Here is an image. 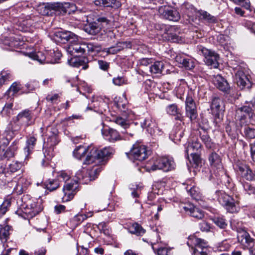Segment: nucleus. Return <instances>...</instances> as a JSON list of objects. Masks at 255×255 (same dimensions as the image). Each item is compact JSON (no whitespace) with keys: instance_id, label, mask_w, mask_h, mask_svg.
Returning <instances> with one entry per match:
<instances>
[{"instance_id":"obj_1","label":"nucleus","mask_w":255,"mask_h":255,"mask_svg":"<svg viewBox=\"0 0 255 255\" xmlns=\"http://www.w3.org/2000/svg\"><path fill=\"white\" fill-rule=\"evenodd\" d=\"M102 171L100 166L93 167L88 171L79 170L75 174L77 180L67 183L63 187L64 195L62 198L63 202L71 200L78 190L79 181L83 184H88L91 181L97 178L99 173Z\"/></svg>"},{"instance_id":"obj_2","label":"nucleus","mask_w":255,"mask_h":255,"mask_svg":"<svg viewBox=\"0 0 255 255\" xmlns=\"http://www.w3.org/2000/svg\"><path fill=\"white\" fill-rule=\"evenodd\" d=\"M114 152V149L110 147H105L98 149L92 147V149L84 160V164H90L92 163H101Z\"/></svg>"},{"instance_id":"obj_3","label":"nucleus","mask_w":255,"mask_h":255,"mask_svg":"<svg viewBox=\"0 0 255 255\" xmlns=\"http://www.w3.org/2000/svg\"><path fill=\"white\" fill-rule=\"evenodd\" d=\"M215 196L220 204L224 206L228 212L232 213L238 212L239 210V207L238 206V202H235L233 198L224 191H217Z\"/></svg>"},{"instance_id":"obj_4","label":"nucleus","mask_w":255,"mask_h":255,"mask_svg":"<svg viewBox=\"0 0 255 255\" xmlns=\"http://www.w3.org/2000/svg\"><path fill=\"white\" fill-rule=\"evenodd\" d=\"M42 210L40 205L33 200L29 199L22 205L21 210H17L16 213L18 216L26 218H33Z\"/></svg>"},{"instance_id":"obj_5","label":"nucleus","mask_w":255,"mask_h":255,"mask_svg":"<svg viewBox=\"0 0 255 255\" xmlns=\"http://www.w3.org/2000/svg\"><path fill=\"white\" fill-rule=\"evenodd\" d=\"M235 221H233L231 227L233 230H236L238 233V241L244 249H249L253 247L255 244V240L252 238L249 233L242 228L235 225Z\"/></svg>"},{"instance_id":"obj_6","label":"nucleus","mask_w":255,"mask_h":255,"mask_svg":"<svg viewBox=\"0 0 255 255\" xmlns=\"http://www.w3.org/2000/svg\"><path fill=\"white\" fill-rule=\"evenodd\" d=\"M110 22L105 17H100L95 21L90 22L84 26L85 31L89 34L96 35L102 29L107 28Z\"/></svg>"},{"instance_id":"obj_7","label":"nucleus","mask_w":255,"mask_h":255,"mask_svg":"<svg viewBox=\"0 0 255 255\" xmlns=\"http://www.w3.org/2000/svg\"><path fill=\"white\" fill-rule=\"evenodd\" d=\"M188 246L193 249L194 255H207L204 249L208 247V243L204 240L195 236H190L187 243Z\"/></svg>"},{"instance_id":"obj_8","label":"nucleus","mask_w":255,"mask_h":255,"mask_svg":"<svg viewBox=\"0 0 255 255\" xmlns=\"http://www.w3.org/2000/svg\"><path fill=\"white\" fill-rule=\"evenodd\" d=\"M197 51L200 55L204 57V61L207 65L211 66L213 68L218 67L219 56L218 54L202 45L197 46Z\"/></svg>"},{"instance_id":"obj_9","label":"nucleus","mask_w":255,"mask_h":255,"mask_svg":"<svg viewBox=\"0 0 255 255\" xmlns=\"http://www.w3.org/2000/svg\"><path fill=\"white\" fill-rule=\"evenodd\" d=\"M175 162L171 157H161L156 159L151 166L150 170L155 171L156 170H162L164 171H168L174 168Z\"/></svg>"},{"instance_id":"obj_10","label":"nucleus","mask_w":255,"mask_h":255,"mask_svg":"<svg viewBox=\"0 0 255 255\" xmlns=\"http://www.w3.org/2000/svg\"><path fill=\"white\" fill-rule=\"evenodd\" d=\"M68 4L65 3V5L61 3H47L44 6L41 8L43 11L41 12L43 15H52L53 14H64L69 12L66 9V7H68Z\"/></svg>"},{"instance_id":"obj_11","label":"nucleus","mask_w":255,"mask_h":255,"mask_svg":"<svg viewBox=\"0 0 255 255\" xmlns=\"http://www.w3.org/2000/svg\"><path fill=\"white\" fill-rule=\"evenodd\" d=\"M141 126L152 136L156 137L161 134V130L158 128L155 121L150 116H148L145 118L143 121L141 122Z\"/></svg>"},{"instance_id":"obj_12","label":"nucleus","mask_w":255,"mask_h":255,"mask_svg":"<svg viewBox=\"0 0 255 255\" xmlns=\"http://www.w3.org/2000/svg\"><path fill=\"white\" fill-rule=\"evenodd\" d=\"M150 151L146 149V147L140 143L134 144L130 151V154L133 157L137 160L142 161L145 159Z\"/></svg>"},{"instance_id":"obj_13","label":"nucleus","mask_w":255,"mask_h":255,"mask_svg":"<svg viewBox=\"0 0 255 255\" xmlns=\"http://www.w3.org/2000/svg\"><path fill=\"white\" fill-rule=\"evenodd\" d=\"M50 55L53 56V55H54L55 57L54 60L49 61L46 58V56L45 55V53L42 51H38L37 52L31 53L30 54V57L34 60L38 61L40 63H55L57 59H59L61 56V54L58 52H55L53 51L52 52L50 51Z\"/></svg>"},{"instance_id":"obj_14","label":"nucleus","mask_w":255,"mask_h":255,"mask_svg":"<svg viewBox=\"0 0 255 255\" xmlns=\"http://www.w3.org/2000/svg\"><path fill=\"white\" fill-rule=\"evenodd\" d=\"M181 208L186 214L197 219L201 220L204 218V212L191 203L182 204L181 205Z\"/></svg>"},{"instance_id":"obj_15","label":"nucleus","mask_w":255,"mask_h":255,"mask_svg":"<svg viewBox=\"0 0 255 255\" xmlns=\"http://www.w3.org/2000/svg\"><path fill=\"white\" fill-rule=\"evenodd\" d=\"M158 12L165 18L171 21H177L180 17L179 13L176 10L165 5L159 7Z\"/></svg>"},{"instance_id":"obj_16","label":"nucleus","mask_w":255,"mask_h":255,"mask_svg":"<svg viewBox=\"0 0 255 255\" xmlns=\"http://www.w3.org/2000/svg\"><path fill=\"white\" fill-rule=\"evenodd\" d=\"M86 43L79 42L77 40L71 44H69L66 47V50L71 55L80 56L86 52Z\"/></svg>"},{"instance_id":"obj_17","label":"nucleus","mask_w":255,"mask_h":255,"mask_svg":"<svg viewBox=\"0 0 255 255\" xmlns=\"http://www.w3.org/2000/svg\"><path fill=\"white\" fill-rule=\"evenodd\" d=\"M186 115L191 121L195 120L197 117V113L195 102L191 95L188 94L186 101Z\"/></svg>"},{"instance_id":"obj_18","label":"nucleus","mask_w":255,"mask_h":255,"mask_svg":"<svg viewBox=\"0 0 255 255\" xmlns=\"http://www.w3.org/2000/svg\"><path fill=\"white\" fill-rule=\"evenodd\" d=\"M102 133L104 138L111 142H115L122 139L121 136L119 132L117 130L109 127L102 129Z\"/></svg>"},{"instance_id":"obj_19","label":"nucleus","mask_w":255,"mask_h":255,"mask_svg":"<svg viewBox=\"0 0 255 255\" xmlns=\"http://www.w3.org/2000/svg\"><path fill=\"white\" fill-rule=\"evenodd\" d=\"M68 64L74 67L79 68L81 66L84 70L87 69L89 66V59L86 56L80 57L79 56L75 55L68 60Z\"/></svg>"},{"instance_id":"obj_20","label":"nucleus","mask_w":255,"mask_h":255,"mask_svg":"<svg viewBox=\"0 0 255 255\" xmlns=\"http://www.w3.org/2000/svg\"><path fill=\"white\" fill-rule=\"evenodd\" d=\"M17 148L18 146L16 141H13L6 150L0 146V161L4 159L8 160L14 157Z\"/></svg>"},{"instance_id":"obj_21","label":"nucleus","mask_w":255,"mask_h":255,"mask_svg":"<svg viewBox=\"0 0 255 255\" xmlns=\"http://www.w3.org/2000/svg\"><path fill=\"white\" fill-rule=\"evenodd\" d=\"M32 119V112L28 109L21 111L16 117V120L19 124L26 126L30 125L33 123Z\"/></svg>"},{"instance_id":"obj_22","label":"nucleus","mask_w":255,"mask_h":255,"mask_svg":"<svg viewBox=\"0 0 255 255\" xmlns=\"http://www.w3.org/2000/svg\"><path fill=\"white\" fill-rule=\"evenodd\" d=\"M212 81L215 86L222 91L227 92L230 89L227 81L221 75H214Z\"/></svg>"},{"instance_id":"obj_23","label":"nucleus","mask_w":255,"mask_h":255,"mask_svg":"<svg viewBox=\"0 0 255 255\" xmlns=\"http://www.w3.org/2000/svg\"><path fill=\"white\" fill-rule=\"evenodd\" d=\"M237 83L241 89L251 87V83L247 76L242 71H238L236 74Z\"/></svg>"},{"instance_id":"obj_24","label":"nucleus","mask_w":255,"mask_h":255,"mask_svg":"<svg viewBox=\"0 0 255 255\" xmlns=\"http://www.w3.org/2000/svg\"><path fill=\"white\" fill-rule=\"evenodd\" d=\"M185 129L181 125L175 126L169 134V138L174 143H178L184 134Z\"/></svg>"},{"instance_id":"obj_25","label":"nucleus","mask_w":255,"mask_h":255,"mask_svg":"<svg viewBox=\"0 0 255 255\" xmlns=\"http://www.w3.org/2000/svg\"><path fill=\"white\" fill-rule=\"evenodd\" d=\"M92 148V146L80 145L75 148L73 152V155L75 158L81 160L85 156L87 153H88L87 155L89 154Z\"/></svg>"},{"instance_id":"obj_26","label":"nucleus","mask_w":255,"mask_h":255,"mask_svg":"<svg viewBox=\"0 0 255 255\" xmlns=\"http://www.w3.org/2000/svg\"><path fill=\"white\" fill-rule=\"evenodd\" d=\"M209 160L213 168H216L218 172H223L221 160L218 154L212 152L209 156Z\"/></svg>"},{"instance_id":"obj_27","label":"nucleus","mask_w":255,"mask_h":255,"mask_svg":"<svg viewBox=\"0 0 255 255\" xmlns=\"http://www.w3.org/2000/svg\"><path fill=\"white\" fill-rule=\"evenodd\" d=\"M33 23V20L31 18L21 19L18 21L16 28L23 32H31Z\"/></svg>"},{"instance_id":"obj_28","label":"nucleus","mask_w":255,"mask_h":255,"mask_svg":"<svg viewBox=\"0 0 255 255\" xmlns=\"http://www.w3.org/2000/svg\"><path fill=\"white\" fill-rule=\"evenodd\" d=\"M56 36L60 38L63 43L69 42V44H71L78 40V36L70 31L58 32Z\"/></svg>"},{"instance_id":"obj_29","label":"nucleus","mask_w":255,"mask_h":255,"mask_svg":"<svg viewBox=\"0 0 255 255\" xmlns=\"http://www.w3.org/2000/svg\"><path fill=\"white\" fill-rule=\"evenodd\" d=\"M36 139L34 136L29 137L26 141V146L23 148L25 159H28L29 156L32 152L36 144Z\"/></svg>"},{"instance_id":"obj_30","label":"nucleus","mask_w":255,"mask_h":255,"mask_svg":"<svg viewBox=\"0 0 255 255\" xmlns=\"http://www.w3.org/2000/svg\"><path fill=\"white\" fill-rule=\"evenodd\" d=\"M30 184V181L27 179L20 178L15 186L14 190L17 194H21L26 190Z\"/></svg>"},{"instance_id":"obj_31","label":"nucleus","mask_w":255,"mask_h":255,"mask_svg":"<svg viewBox=\"0 0 255 255\" xmlns=\"http://www.w3.org/2000/svg\"><path fill=\"white\" fill-rule=\"evenodd\" d=\"M94 2L97 6L111 7L114 8H118L121 5V2L117 0H95Z\"/></svg>"},{"instance_id":"obj_32","label":"nucleus","mask_w":255,"mask_h":255,"mask_svg":"<svg viewBox=\"0 0 255 255\" xmlns=\"http://www.w3.org/2000/svg\"><path fill=\"white\" fill-rule=\"evenodd\" d=\"M201 147V144L198 139H194L192 142H189L186 147V152L188 156L193 154V153L199 152Z\"/></svg>"},{"instance_id":"obj_33","label":"nucleus","mask_w":255,"mask_h":255,"mask_svg":"<svg viewBox=\"0 0 255 255\" xmlns=\"http://www.w3.org/2000/svg\"><path fill=\"white\" fill-rule=\"evenodd\" d=\"M127 47L128 44L127 42H119L115 46L106 48L104 51L108 54H115Z\"/></svg>"},{"instance_id":"obj_34","label":"nucleus","mask_w":255,"mask_h":255,"mask_svg":"<svg viewBox=\"0 0 255 255\" xmlns=\"http://www.w3.org/2000/svg\"><path fill=\"white\" fill-rule=\"evenodd\" d=\"M87 218L85 214H77L72 218L68 223L71 228L74 229Z\"/></svg>"},{"instance_id":"obj_35","label":"nucleus","mask_w":255,"mask_h":255,"mask_svg":"<svg viewBox=\"0 0 255 255\" xmlns=\"http://www.w3.org/2000/svg\"><path fill=\"white\" fill-rule=\"evenodd\" d=\"M237 168L238 174L247 180L251 169L249 166L243 163H239L237 165Z\"/></svg>"},{"instance_id":"obj_36","label":"nucleus","mask_w":255,"mask_h":255,"mask_svg":"<svg viewBox=\"0 0 255 255\" xmlns=\"http://www.w3.org/2000/svg\"><path fill=\"white\" fill-rule=\"evenodd\" d=\"M176 61L182 64L186 69L191 70L194 67L193 61L189 58H185L184 56H177Z\"/></svg>"},{"instance_id":"obj_37","label":"nucleus","mask_w":255,"mask_h":255,"mask_svg":"<svg viewBox=\"0 0 255 255\" xmlns=\"http://www.w3.org/2000/svg\"><path fill=\"white\" fill-rule=\"evenodd\" d=\"M164 68V64L162 61H156L153 62L149 67V71L151 74H161Z\"/></svg>"},{"instance_id":"obj_38","label":"nucleus","mask_w":255,"mask_h":255,"mask_svg":"<svg viewBox=\"0 0 255 255\" xmlns=\"http://www.w3.org/2000/svg\"><path fill=\"white\" fill-rule=\"evenodd\" d=\"M45 188L50 191L56 190L60 187V181L58 179H49L44 183Z\"/></svg>"},{"instance_id":"obj_39","label":"nucleus","mask_w":255,"mask_h":255,"mask_svg":"<svg viewBox=\"0 0 255 255\" xmlns=\"http://www.w3.org/2000/svg\"><path fill=\"white\" fill-rule=\"evenodd\" d=\"M129 232L132 234H135L137 236H142L145 230L142 227L136 223H134L130 225L128 227Z\"/></svg>"},{"instance_id":"obj_40","label":"nucleus","mask_w":255,"mask_h":255,"mask_svg":"<svg viewBox=\"0 0 255 255\" xmlns=\"http://www.w3.org/2000/svg\"><path fill=\"white\" fill-rule=\"evenodd\" d=\"M237 113L238 114H241V117L243 119L245 118L247 116L251 118L254 115V111L250 106H244L238 109Z\"/></svg>"},{"instance_id":"obj_41","label":"nucleus","mask_w":255,"mask_h":255,"mask_svg":"<svg viewBox=\"0 0 255 255\" xmlns=\"http://www.w3.org/2000/svg\"><path fill=\"white\" fill-rule=\"evenodd\" d=\"M10 229L11 227L8 225L3 227L0 225V240L1 242H5L8 240Z\"/></svg>"},{"instance_id":"obj_42","label":"nucleus","mask_w":255,"mask_h":255,"mask_svg":"<svg viewBox=\"0 0 255 255\" xmlns=\"http://www.w3.org/2000/svg\"><path fill=\"white\" fill-rule=\"evenodd\" d=\"M166 111L167 113L171 115L176 116L177 115V117L176 118L177 120H180V116H181L180 110L178 108L177 106L175 104H171L168 105L166 107Z\"/></svg>"},{"instance_id":"obj_43","label":"nucleus","mask_w":255,"mask_h":255,"mask_svg":"<svg viewBox=\"0 0 255 255\" xmlns=\"http://www.w3.org/2000/svg\"><path fill=\"white\" fill-rule=\"evenodd\" d=\"M223 105V101L218 97H214L212 99L211 105L212 110L217 112L222 110L221 106Z\"/></svg>"},{"instance_id":"obj_44","label":"nucleus","mask_w":255,"mask_h":255,"mask_svg":"<svg viewBox=\"0 0 255 255\" xmlns=\"http://www.w3.org/2000/svg\"><path fill=\"white\" fill-rule=\"evenodd\" d=\"M86 51L89 54L98 53L102 50L100 45L94 44L92 43H86Z\"/></svg>"},{"instance_id":"obj_45","label":"nucleus","mask_w":255,"mask_h":255,"mask_svg":"<svg viewBox=\"0 0 255 255\" xmlns=\"http://www.w3.org/2000/svg\"><path fill=\"white\" fill-rule=\"evenodd\" d=\"M200 16L202 18L208 23H216L217 18L214 16L205 11L201 10L199 11Z\"/></svg>"},{"instance_id":"obj_46","label":"nucleus","mask_w":255,"mask_h":255,"mask_svg":"<svg viewBox=\"0 0 255 255\" xmlns=\"http://www.w3.org/2000/svg\"><path fill=\"white\" fill-rule=\"evenodd\" d=\"M21 89V85L19 82H15L12 84L11 86L6 91V94L9 96H13Z\"/></svg>"},{"instance_id":"obj_47","label":"nucleus","mask_w":255,"mask_h":255,"mask_svg":"<svg viewBox=\"0 0 255 255\" xmlns=\"http://www.w3.org/2000/svg\"><path fill=\"white\" fill-rule=\"evenodd\" d=\"M188 192L190 194L191 196L193 199L195 200L196 201H199L201 200L202 195L199 191L198 188L193 186L189 190H188Z\"/></svg>"},{"instance_id":"obj_48","label":"nucleus","mask_w":255,"mask_h":255,"mask_svg":"<svg viewBox=\"0 0 255 255\" xmlns=\"http://www.w3.org/2000/svg\"><path fill=\"white\" fill-rule=\"evenodd\" d=\"M244 135L248 139L255 138V128L249 126H246L244 129Z\"/></svg>"},{"instance_id":"obj_49","label":"nucleus","mask_w":255,"mask_h":255,"mask_svg":"<svg viewBox=\"0 0 255 255\" xmlns=\"http://www.w3.org/2000/svg\"><path fill=\"white\" fill-rule=\"evenodd\" d=\"M22 167V163L17 161H12L9 165L8 171L14 173L19 170Z\"/></svg>"},{"instance_id":"obj_50","label":"nucleus","mask_w":255,"mask_h":255,"mask_svg":"<svg viewBox=\"0 0 255 255\" xmlns=\"http://www.w3.org/2000/svg\"><path fill=\"white\" fill-rule=\"evenodd\" d=\"M201 139L204 142L205 146L208 148H211L214 145L213 142L212 141L209 135L207 134H204L201 135Z\"/></svg>"},{"instance_id":"obj_51","label":"nucleus","mask_w":255,"mask_h":255,"mask_svg":"<svg viewBox=\"0 0 255 255\" xmlns=\"http://www.w3.org/2000/svg\"><path fill=\"white\" fill-rule=\"evenodd\" d=\"M11 202L9 200H5L0 207V218H1L7 211L10 207Z\"/></svg>"},{"instance_id":"obj_52","label":"nucleus","mask_w":255,"mask_h":255,"mask_svg":"<svg viewBox=\"0 0 255 255\" xmlns=\"http://www.w3.org/2000/svg\"><path fill=\"white\" fill-rule=\"evenodd\" d=\"M245 191L249 195H255V186H254L248 182H245L243 184Z\"/></svg>"},{"instance_id":"obj_53","label":"nucleus","mask_w":255,"mask_h":255,"mask_svg":"<svg viewBox=\"0 0 255 255\" xmlns=\"http://www.w3.org/2000/svg\"><path fill=\"white\" fill-rule=\"evenodd\" d=\"M70 174L69 172L65 170H61L58 172L57 175V179L59 180L60 179L66 182L70 178Z\"/></svg>"},{"instance_id":"obj_54","label":"nucleus","mask_w":255,"mask_h":255,"mask_svg":"<svg viewBox=\"0 0 255 255\" xmlns=\"http://www.w3.org/2000/svg\"><path fill=\"white\" fill-rule=\"evenodd\" d=\"M113 122L116 123L117 125L121 126L125 129L128 128L129 127L128 122L125 119L120 117H116L113 119Z\"/></svg>"},{"instance_id":"obj_55","label":"nucleus","mask_w":255,"mask_h":255,"mask_svg":"<svg viewBox=\"0 0 255 255\" xmlns=\"http://www.w3.org/2000/svg\"><path fill=\"white\" fill-rule=\"evenodd\" d=\"M11 75L6 72H2L0 74V87L3 85L6 81L10 80Z\"/></svg>"},{"instance_id":"obj_56","label":"nucleus","mask_w":255,"mask_h":255,"mask_svg":"<svg viewBox=\"0 0 255 255\" xmlns=\"http://www.w3.org/2000/svg\"><path fill=\"white\" fill-rule=\"evenodd\" d=\"M214 222L217 226L222 229H225L227 226V223L225 219L222 217L215 218Z\"/></svg>"},{"instance_id":"obj_57","label":"nucleus","mask_w":255,"mask_h":255,"mask_svg":"<svg viewBox=\"0 0 255 255\" xmlns=\"http://www.w3.org/2000/svg\"><path fill=\"white\" fill-rule=\"evenodd\" d=\"M199 227L201 231L208 232L210 231L211 226L208 222L203 221L199 224Z\"/></svg>"},{"instance_id":"obj_58","label":"nucleus","mask_w":255,"mask_h":255,"mask_svg":"<svg viewBox=\"0 0 255 255\" xmlns=\"http://www.w3.org/2000/svg\"><path fill=\"white\" fill-rule=\"evenodd\" d=\"M4 44L7 45L9 47V49L12 50V48L16 46L17 41H15L13 37H7L3 42Z\"/></svg>"},{"instance_id":"obj_59","label":"nucleus","mask_w":255,"mask_h":255,"mask_svg":"<svg viewBox=\"0 0 255 255\" xmlns=\"http://www.w3.org/2000/svg\"><path fill=\"white\" fill-rule=\"evenodd\" d=\"M5 170V169L4 167L2 166L0 167V186L8 182Z\"/></svg>"},{"instance_id":"obj_60","label":"nucleus","mask_w":255,"mask_h":255,"mask_svg":"<svg viewBox=\"0 0 255 255\" xmlns=\"http://www.w3.org/2000/svg\"><path fill=\"white\" fill-rule=\"evenodd\" d=\"M192 157V161L190 160V162H192L195 164L196 166H198L201 162V158L198 154V152L193 153V154H190Z\"/></svg>"},{"instance_id":"obj_61","label":"nucleus","mask_w":255,"mask_h":255,"mask_svg":"<svg viewBox=\"0 0 255 255\" xmlns=\"http://www.w3.org/2000/svg\"><path fill=\"white\" fill-rule=\"evenodd\" d=\"M127 80L124 77L118 76L113 79V83L117 86H121L123 84L126 83Z\"/></svg>"},{"instance_id":"obj_62","label":"nucleus","mask_w":255,"mask_h":255,"mask_svg":"<svg viewBox=\"0 0 255 255\" xmlns=\"http://www.w3.org/2000/svg\"><path fill=\"white\" fill-rule=\"evenodd\" d=\"M153 63V60L151 58H143L139 60V64L140 66H147L150 65Z\"/></svg>"},{"instance_id":"obj_63","label":"nucleus","mask_w":255,"mask_h":255,"mask_svg":"<svg viewBox=\"0 0 255 255\" xmlns=\"http://www.w3.org/2000/svg\"><path fill=\"white\" fill-rule=\"evenodd\" d=\"M168 39L173 42H179L181 40L178 35L176 33L169 32L168 33Z\"/></svg>"},{"instance_id":"obj_64","label":"nucleus","mask_w":255,"mask_h":255,"mask_svg":"<svg viewBox=\"0 0 255 255\" xmlns=\"http://www.w3.org/2000/svg\"><path fill=\"white\" fill-rule=\"evenodd\" d=\"M245 26L252 32L255 33V23L251 21H246L245 23Z\"/></svg>"}]
</instances>
